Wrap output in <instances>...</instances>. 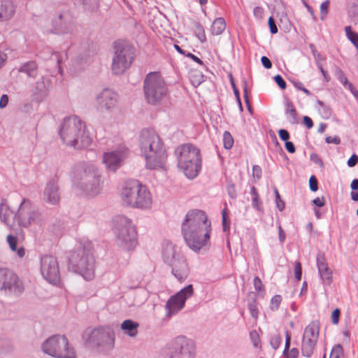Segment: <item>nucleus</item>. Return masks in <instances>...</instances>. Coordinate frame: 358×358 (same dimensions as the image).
I'll list each match as a JSON object with an SVG mask.
<instances>
[{
	"label": "nucleus",
	"mask_w": 358,
	"mask_h": 358,
	"mask_svg": "<svg viewBox=\"0 0 358 358\" xmlns=\"http://www.w3.org/2000/svg\"><path fill=\"white\" fill-rule=\"evenodd\" d=\"M181 232L187 246H206L211 244V222L202 210H192L186 214L182 222Z\"/></svg>",
	"instance_id": "obj_1"
},
{
	"label": "nucleus",
	"mask_w": 358,
	"mask_h": 358,
	"mask_svg": "<svg viewBox=\"0 0 358 358\" xmlns=\"http://www.w3.org/2000/svg\"><path fill=\"white\" fill-rule=\"evenodd\" d=\"M138 146L150 169H164L167 155L159 136L153 130L143 129L139 136Z\"/></svg>",
	"instance_id": "obj_2"
},
{
	"label": "nucleus",
	"mask_w": 358,
	"mask_h": 358,
	"mask_svg": "<svg viewBox=\"0 0 358 358\" xmlns=\"http://www.w3.org/2000/svg\"><path fill=\"white\" fill-rule=\"evenodd\" d=\"M73 185L86 196L94 197L103 189V180L101 171L91 163H80L76 165L71 173Z\"/></svg>",
	"instance_id": "obj_3"
},
{
	"label": "nucleus",
	"mask_w": 358,
	"mask_h": 358,
	"mask_svg": "<svg viewBox=\"0 0 358 358\" xmlns=\"http://www.w3.org/2000/svg\"><path fill=\"white\" fill-rule=\"evenodd\" d=\"M59 135L64 144L77 150L87 148L92 141L85 123L75 115L66 117L63 120Z\"/></svg>",
	"instance_id": "obj_4"
},
{
	"label": "nucleus",
	"mask_w": 358,
	"mask_h": 358,
	"mask_svg": "<svg viewBox=\"0 0 358 358\" xmlns=\"http://www.w3.org/2000/svg\"><path fill=\"white\" fill-rule=\"evenodd\" d=\"M120 197L124 205L131 208L149 209L152 205L151 193L145 185L136 180L123 184Z\"/></svg>",
	"instance_id": "obj_5"
},
{
	"label": "nucleus",
	"mask_w": 358,
	"mask_h": 358,
	"mask_svg": "<svg viewBox=\"0 0 358 358\" xmlns=\"http://www.w3.org/2000/svg\"><path fill=\"white\" fill-rule=\"evenodd\" d=\"M178 167L185 176L189 178H196L201 169V155L200 150L191 143L183 144L176 150Z\"/></svg>",
	"instance_id": "obj_6"
},
{
	"label": "nucleus",
	"mask_w": 358,
	"mask_h": 358,
	"mask_svg": "<svg viewBox=\"0 0 358 358\" xmlns=\"http://www.w3.org/2000/svg\"><path fill=\"white\" fill-rule=\"evenodd\" d=\"M143 91L145 100L151 105H163L169 98L168 86L158 72H150L145 76Z\"/></svg>",
	"instance_id": "obj_7"
},
{
	"label": "nucleus",
	"mask_w": 358,
	"mask_h": 358,
	"mask_svg": "<svg viewBox=\"0 0 358 358\" xmlns=\"http://www.w3.org/2000/svg\"><path fill=\"white\" fill-rule=\"evenodd\" d=\"M68 267L82 275L86 280L95 276V259L90 248H78L68 256Z\"/></svg>",
	"instance_id": "obj_8"
},
{
	"label": "nucleus",
	"mask_w": 358,
	"mask_h": 358,
	"mask_svg": "<svg viewBox=\"0 0 358 358\" xmlns=\"http://www.w3.org/2000/svg\"><path fill=\"white\" fill-rule=\"evenodd\" d=\"M85 343L100 352H108L115 346V334L108 326L87 329L83 334Z\"/></svg>",
	"instance_id": "obj_9"
},
{
	"label": "nucleus",
	"mask_w": 358,
	"mask_h": 358,
	"mask_svg": "<svg viewBox=\"0 0 358 358\" xmlns=\"http://www.w3.org/2000/svg\"><path fill=\"white\" fill-rule=\"evenodd\" d=\"M112 229L119 244L135 246L138 243L137 231L133 220L124 215L112 219Z\"/></svg>",
	"instance_id": "obj_10"
},
{
	"label": "nucleus",
	"mask_w": 358,
	"mask_h": 358,
	"mask_svg": "<svg viewBox=\"0 0 358 358\" xmlns=\"http://www.w3.org/2000/svg\"><path fill=\"white\" fill-rule=\"evenodd\" d=\"M42 351L55 358H76L74 348L64 335L55 334L47 338L41 345Z\"/></svg>",
	"instance_id": "obj_11"
},
{
	"label": "nucleus",
	"mask_w": 358,
	"mask_h": 358,
	"mask_svg": "<svg viewBox=\"0 0 358 358\" xmlns=\"http://www.w3.org/2000/svg\"><path fill=\"white\" fill-rule=\"evenodd\" d=\"M17 216V225L25 228H41L45 221L43 214L27 199L21 201Z\"/></svg>",
	"instance_id": "obj_12"
},
{
	"label": "nucleus",
	"mask_w": 358,
	"mask_h": 358,
	"mask_svg": "<svg viewBox=\"0 0 358 358\" xmlns=\"http://www.w3.org/2000/svg\"><path fill=\"white\" fill-rule=\"evenodd\" d=\"M165 263L172 268V274L180 281H184L189 273V268L186 259L177 252L175 248H164L162 252Z\"/></svg>",
	"instance_id": "obj_13"
},
{
	"label": "nucleus",
	"mask_w": 358,
	"mask_h": 358,
	"mask_svg": "<svg viewBox=\"0 0 358 358\" xmlns=\"http://www.w3.org/2000/svg\"><path fill=\"white\" fill-rule=\"evenodd\" d=\"M134 58L133 48L125 43H116L111 65L113 72L116 75L123 73L130 67Z\"/></svg>",
	"instance_id": "obj_14"
},
{
	"label": "nucleus",
	"mask_w": 358,
	"mask_h": 358,
	"mask_svg": "<svg viewBox=\"0 0 358 358\" xmlns=\"http://www.w3.org/2000/svg\"><path fill=\"white\" fill-rule=\"evenodd\" d=\"M179 358H194L196 347L194 341L185 336L173 338L162 351Z\"/></svg>",
	"instance_id": "obj_15"
},
{
	"label": "nucleus",
	"mask_w": 358,
	"mask_h": 358,
	"mask_svg": "<svg viewBox=\"0 0 358 358\" xmlns=\"http://www.w3.org/2000/svg\"><path fill=\"white\" fill-rule=\"evenodd\" d=\"M21 280L10 270L0 268V291L5 295L17 296L23 292Z\"/></svg>",
	"instance_id": "obj_16"
},
{
	"label": "nucleus",
	"mask_w": 358,
	"mask_h": 358,
	"mask_svg": "<svg viewBox=\"0 0 358 358\" xmlns=\"http://www.w3.org/2000/svg\"><path fill=\"white\" fill-rule=\"evenodd\" d=\"M118 103V94L110 88L103 89L95 96L96 107L100 112L111 113L117 108Z\"/></svg>",
	"instance_id": "obj_17"
},
{
	"label": "nucleus",
	"mask_w": 358,
	"mask_h": 358,
	"mask_svg": "<svg viewBox=\"0 0 358 358\" xmlns=\"http://www.w3.org/2000/svg\"><path fill=\"white\" fill-rule=\"evenodd\" d=\"M41 273L49 283L57 285L60 282L59 264L55 257L45 255L41 257Z\"/></svg>",
	"instance_id": "obj_18"
},
{
	"label": "nucleus",
	"mask_w": 358,
	"mask_h": 358,
	"mask_svg": "<svg viewBox=\"0 0 358 358\" xmlns=\"http://www.w3.org/2000/svg\"><path fill=\"white\" fill-rule=\"evenodd\" d=\"M128 149L120 145L113 150H108L102 155V162L108 171L115 172L121 167L127 157Z\"/></svg>",
	"instance_id": "obj_19"
},
{
	"label": "nucleus",
	"mask_w": 358,
	"mask_h": 358,
	"mask_svg": "<svg viewBox=\"0 0 358 358\" xmlns=\"http://www.w3.org/2000/svg\"><path fill=\"white\" fill-rule=\"evenodd\" d=\"M193 294L194 289L192 285H188L175 295L171 296L166 301L165 306L166 315L171 317L177 314L185 307L186 301L189 299Z\"/></svg>",
	"instance_id": "obj_20"
},
{
	"label": "nucleus",
	"mask_w": 358,
	"mask_h": 358,
	"mask_svg": "<svg viewBox=\"0 0 358 358\" xmlns=\"http://www.w3.org/2000/svg\"><path fill=\"white\" fill-rule=\"evenodd\" d=\"M319 331V324L316 321L311 322L306 327L301 343L303 356L310 357L313 354L318 340Z\"/></svg>",
	"instance_id": "obj_21"
},
{
	"label": "nucleus",
	"mask_w": 358,
	"mask_h": 358,
	"mask_svg": "<svg viewBox=\"0 0 358 358\" xmlns=\"http://www.w3.org/2000/svg\"><path fill=\"white\" fill-rule=\"evenodd\" d=\"M73 27L72 17L67 12L59 13L52 21V32L56 34H71Z\"/></svg>",
	"instance_id": "obj_22"
},
{
	"label": "nucleus",
	"mask_w": 358,
	"mask_h": 358,
	"mask_svg": "<svg viewBox=\"0 0 358 358\" xmlns=\"http://www.w3.org/2000/svg\"><path fill=\"white\" fill-rule=\"evenodd\" d=\"M43 200L50 205H57L60 200V194L57 180L48 181L43 190Z\"/></svg>",
	"instance_id": "obj_23"
},
{
	"label": "nucleus",
	"mask_w": 358,
	"mask_h": 358,
	"mask_svg": "<svg viewBox=\"0 0 358 358\" xmlns=\"http://www.w3.org/2000/svg\"><path fill=\"white\" fill-rule=\"evenodd\" d=\"M317 266L320 278L323 283L330 285L332 280V271L328 266L324 254H317Z\"/></svg>",
	"instance_id": "obj_24"
},
{
	"label": "nucleus",
	"mask_w": 358,
	"mask_h": 358,
	"mask_svg": "<svg viewBox=\"0 0 358 358\" xmlns=\"http://www.w3.org/2000/svg\"><path fill=\"white\" fill-rule=\"evenodd\" d=\"M0 220L10 227H14L17 224V213L14 214L9 206L4 202L0 204Z\"/></svg>",
	"instance_id": "obj_25"
},
{
	"label": "nucleus",
	"mask_w": 358,
	"mask_h": 358,
	"mask_svg": "<svg viewBox=\"0 0 358 358\" xmlns=\"http://www.w3.org/2000/svg\"><path fill=\"white\" fill-rule=\"evenodd\" d=\"M16 6L12 0H0V22L10 20L15 15Z\"/></svg>",
	"instance_id": "obj_26"
},
{
	"label": "nucleus",
	"mask_w": 358,
	"mask_h": 358,
	"mask_svg": "<svg viewBox=\"0 0 358 358\" xmlns=\"http://www.w3.org/2000/svg\"><path fill=\"white\" fill-rule=\"evenodd\" d=\"M48 93V86L43 80L37 81L32 92L34 99L36 101H41L47 97Z\"/></svg>",
	"instance_id": "obj_27"
},
{
	"label": "nucleus",
	"mask_w": 358,
	"mask_h": 358,
	"mask_svg": "<svg viewBox=\"0 0 358 358\" xmlns=\"http://www.w3.org/2000/svg\"><path fill=\"white\" fill-rule=\"evenodd\" d=\"M139 324L131 320H126L121 324V329L130 337H136L138 333Z\"/></svg>",
	"instance_id": "obj_28"
},
{
	"label": "nucleus",
	"mask_w": 358,
	"mask_h": 358,
	"mask_svg": "<svg viewBox=\"0 0 358 358\" xmlns=\"http://www.w3.org/2000/svg\"><path fill=\"white\" fill-rule=\"evenodd\" d=\"M19 72L25 73L27 76L34 78L37 75V65L36 62L30 61L22 64Z\"/></svg>",
	"instance_id": "obj_29"
},
{
	"label": "nucleus",
	"mask_w": 358,
	"mask_h": 358,
	"mask_svg": "<svg viewBox=\"0 0 358 358\" xmlns=\"http://www.w3.org/2000/svg\"><path fill=\"white\" fill-rule=\"evenodd\" d=\"M285 113L287 115V118L288 121L292 124H296L299 122V118L296 113V110L290 101H287L285 105Z\"/></svg>",
	"instance_id": "obj_30"
},
{
	"label": "nucleus",
	"mask_w": 358,
	"mask_h": 358,
	"mask_svg": "<svg viewBox=\"0 0 358 358\" xmlns=\"http://www.w3.org/2000/svg\"><path fill=\"white\" fill-rule=\"evenodd\" d=\"M225 20L222 17L216 18L211 26V32L213 35H220L225 29Z\"/></svg>",
	"instance_id": "obj_31"
},
{
	"label": "nucleus",
	"mask_w": 358,
	"mask_h": 358,
	"mask_svg": "<svg viewBox=\"0 0 358 358\" xmlns=\"http://www.w3.org/2000/svg\"><path fill=\"white\" fill-rule=\"evenodd\" d=\"M250 194L252 196V205L258 210L262 209V201L259 199L257 189L252 186L250 189Z\"/></svg>",
	"instance_id": "obj_32"
},
{
	"label": "nucleus",
	"mask_w": 358,
	"mask_h": 358,
	"mask_svg": "<svg viewBox=\"0 0 358 358\" xmlns=\"http://www.w3.org/2000/svg\"><path fill=\"white\" fill-rule=\"evenodd\" d=\"M345 31L348 38L358 49V34L353 32L350 26L345 27Z\"/></svg>",
	"instance_id": "obj_33"
},
{
	"label": "nucleus",
	"mask_w": 358,
	"mask_h": 358,
	"mask_svg": "<svg viewBox=\"0 0 358 358\" xmlns=\"http://www.w3.org/2000/svg\"><path fill=\"white\" fill-rule=\"evenodd\" d=\"M223 145L224 148L227 150H229L234 145V138L231 134L226 131L223 134Z\"/></svg>",
	"instance_id": "obj_34"
},
{
	"label": "nucleus",
	"mask_w": 358,
	"mask_h": 358,
	"mask_svg": "<svg viewBox=\"0 0 358 358\" xmlns=\"http://www.w3.org/2000/svg\"><path fill=\"white\" fill-rule=\"evenodd\" d=\"M66 57V55L65 53L53 52L52 53L50 59L52 62H55V66L60 69V64Z\"/></svg>",
	"instance_id": "obj_35"
},
{
	"label": "nucleus",
	"mask_w": 358,
	"mask_h": 358,
	"mask_svg": "<svg viewBox=\"0 0 358 358\" xmlns=\"http://www.w3.org/2000/svg\"><path fill=\"white\" fill-rule=\"evenodd\" d=\"M343 350L341 345H335L331 352L329 358H343Z\"/></svg>",
	"instance_id": "obj_36"
},
{
	"label": "nucleus",
	"mask_w": 358,
	"mask_h": 358,
	"mask_svg": "<svg viewBox=\"0 0 358 358\" xmlns=\"http://www.w3.org/2000/svg\"><path fill=\"white\" fill-rule=\"evenodd\" d=\"M282 342V338L279 334H274L271 336L270 344L271 347L276 350L280 346Z\"/></svg>",
	"instance_id": "obj_37"
},
{
	"label": "nucleus",
	"mask_w": 358,
	"mask_h": 358,
	"mask_svg": "<svg viewBox=\"0 0 358 358\" xmlns=\"http://www.w3.org/2000/svg\"><path fill=\"white\" fill-rule=\"evenodd\" d=\"M194 32L196 36L201 43L206 41V38L205 35V31L203 27L201 24H197L196 26Z\"/></svg>",
	"instance_id": "obj_38"
},
{
	"label": "nucleus",
	"mask_w": 358,
	"mask_h": 358,
	"mask_svg": "<svg viewBox=\"0 0 358 358\" xmlns=\"http://www.w3.org/2000/svg\"><path fill=\"white\" fill-rule=\"evenodd\" d=\"M248 309L250 310L251 316L255 319H257L259 316V309L255 301H253L248 303Z\"/></svg>",
	"instance_id": "obj_39"
},
{
	"label": "nucleus",
	"mask_w": 358,
	"mask_h": 358,
	"mask_svg": "<svg viewBox=\"0 0 358 358\" xmlns=\"http://www.w3.org/2000/svg\"><path fill=\"white\" fill-rule=\"evenodd\" d=\"M329 3V1L327 0L320 5V17L322 20H324L328 14Z\"/></svg>",
	"instance_id": "obj_40"
},
{
	"label": "nucleus",
	"mask_w": 358,
	"mask_h": 358,
	"mask_svg": "<svg viewBox=\"0 0 358 358\" xmlns=\"http://www.w3.org/2000/svg\"><path fill=\"white\" fill-rule=\"evenodd\" d=\"M336 76L338 80L342 83L345 87L350 84L351 83L348 82V78L345 76L344 73L339 69H338L336 71Z\"/></svg>",
	"instance_id": "obj_41"
},
{
	"label": "nucleus",
	"mask_w": 358,
	"mask_h": 358,
	"mask_svg": "<svg viewBox=\"0 0 358 358\" xmlns=\"http://www.w3.org/2000/svg\"><path fill=\"white\" fill-rule=\"evenodd\" d=\"M281 301L282 297L280 295H275L271 300V308L275 310H278Z\"/></svg>",
	"instance_id": "obj_42"
},
{
	"label": "nucleus",
	"mask_w": 358,
	"mask_h": 358,
	"mask_svg": "<svg viewBox=\"0 0 358 358\" xmlns=\"http://www.w3.org/2000/svg\"><path fill=\"white\" fill-rule=\"evenodd\" d=\"M274 193L275 195V203H276L277 208L279 209V210L282 211L285 208V203L280 199L279 192L276 188L274 189Z\"/></svg>",
	"instance_id": "obj_43"
},
{
	"label": "nucleus",
	"mask_w": 358,
	"mask_h": 358,
	"mask_svg": "<svg viewBox=\"0 0 358 358\" xmlns=\"http://www.w3.org/2000/svg\"><path fill=\"white\" fill-rule=\"evenodd\" d=\"M294 275H295V278L296 279L297 281L301 280V275H302V269H301V265L300 262H296L295 264Z\"/></svg>",
	"instance_id": "obj_44"
},
{
	"label": "nucleus",
	"mask_w": 358,
	"mask_h": 358,
	"mask_svg": "<svg viewBox=\"0 0 358 358\" xmlns=\"http://www.w3.org/2000/svg\"><path fill=\"white\" fill-rule=\"evenodd\" d=\"M227 215L226 209L222 210V227L224 231H226L229 229V223L227 222Z\"/></svg>",
	"instance_id": "obj_45"
},
{
	"label": "nucleus",
	"mask_w": 358,
	"mask_h": 358,
	"mask_svg": "<svg viewBox=\"0 0 358 358\" xmlns=\"http://www.w3.org/2000/svg\"><path fill=\"white\" fill-rule=\"evenodd\" d=\"M274 80L277 83V85L281 88L282 90H285L286 88V82L282 78V77L280 75H277L274 77Z\"/></svg>",
	"instance_id": "obj_46"
},
{
	"label": "nucleus",
	"mask_w": 358,
	"mask_h": 358,
	"mask_svg": "<svg viewBox=\"0 0 358 358\" xmlns=\"http://www.w3.org/2000/svg\"><path fill=\"white\" fill-rule=\"evenodd\" d=\"M262 176V169L258 165H254L252 166V176L253 178L259 180Z\"/></svg>",
	"instance_id": "obj_47"
},
{
	"label": "nucleus",
	"mask_w": 358,
	"mask_h": 358,
	"mask_svg": "<svg viewBox=\"0 0 358 358\" xmlns=\"http://www.w3.org/2000/svg\"><path fill=\"white\" fill-rule=\"evenodd\" d=\"M309 186H310V190L313 191V192H316L317 190V189H318L317 180L316 178L314 176H312L310 178Z\"/></svg>",
	"instance_id": "obj_48"
},
{
	"label": "nucleus",
	"mask_w": 358,
	"mask_h": 358,
	"mask_svg": "<svg viewBox=\"0 0 358 358\" xmlns=\"http://www.w3.org/2000/svg\"><path fill=\"white\" fill-rule=\"evenodd\" d=\"M285 350L283 351V355H287V352H288V350L290 346V342H291V335L288 331L285 333Z\"/></svg>",
	"instance_id": "obj_49"
},
{
	"label": "nucleus",
	"mask_w": 358,
	"mask_h": 358,
	"mask_svg": "<svg viewBox=\"0 0 358 358\" xmlns=\"http://www.w3.org/2000/svg\"><path fill=\"white\" fill-rule=\"evenodd\" d=\"M299 350L296 348H294L291 349L290 350H288V352H287V355H285L287 358H298L299 357Z\"/></svg>",
	"instance_id": "obj_50"
},
{
	"label": "nucleus",
	"mask_w": 358,
	"mask_h": 358,
	"mask_svg": "<svg viewBox=\"0 0 358 358\" xmlns=\"http://www.w3.org/2000/svg\"><path fill=\"white\" fill-rule=\"evenodd\" d=\"M340 310L336 308L335 309L331 314V321L334 324H336L338 323L339 317H340Z\"/></svg>",
	"instance_id": "obj_51"
},
{
	"label": "nucleus",
	"mask_w": 358,
	"mask_h": 358,
	"mask_svg": "<svg viewBox=\"0 0 358 358\" xmlns=\"http://www.w3.org/2000/svg\"><path fill=\"white\" fill-rule=\"evenodd\" d=\"M268 25L271 34H274L278 32L277 26L275 25V21L272 17L268 18Z\"/></svg>",
	"instance_id": "obj_52"
},
{
	"label": "nucleus",
	"mask_w": 358,
	"mask_h": 358,
	"mask_svg": "<svg viewBox=\"0 0 358 358\" xmlns=\"http://www.w3.org/2000/svg\"><path fill=\"white\" fill-rule=\"evenodd\" d=\"M280 138L283 141H287L289 138V134L285 129H280L278 131Z\"/></svg>",
	"instance_id": "obj_53"
},
{
	"label": "nucleus",
	"mask_w": 358,
	"mask_h": 358,
	"mask_svg": "<svg viewBox=\"0 0 358 358\" xmlns=\"http://www.w3.org/2000/svg\"><path fill=\"white\" fill-rule=\"evenodd\" d=\"M261 62H262V65L267 69H269L271 68L272 66V63L271 62V60L266 56H263L262 58H261Z\"/></svg>",
	"instance_id": "obj_54"
},
{
	"label": "nucleus",
	"mask_w": 358,
	"mask_h": 358,
	"mask_svg": "<svg viewBox=\"0 0 358 358\" xmlns=\"http://www.w3.org/2000/svg\"><path fill=\"white\" fill-rule=\"evenodd\" d=\"M327 143H334L338 145L341 143V140L338 136H327L325 138Z\"/></svg>",
	"instance_id": "obj_55"
},
{
	"label": "nucleus",
	"mask_w": 358,
	"mask_h": 358,
	"mask_svg": "<svg viewBox=\"0 0 358 358\" xmlns=\"http://www.w3.org/2000/svg\"><path fill=\"white\" fill-rule=\"evenodd\" d=\"M13 252H16L19 257H23L25 255L24 248H10Z\"/></svg>",
	"instance_id": "obj_56"
},
{
	"label": "nucleus",
	"mask_w": 358,
	"mask_h": 358,
	"mask_svg": "<svg viewBox=\"0 0 358 358\" xmlns=\"http://www.w3.org/2000/svg\"><path fill=\"white\" fill-rule=\"evenodd\" d=\"M357 162H358V156L356 155H352L348 161V165L350 167H353L357 164Z\"/></svg>",
	"instance_id": "obj_57"
},
{
	"label": "nucleus",
	"mask_w": 358,
	"mask_h": 358,
	"mask_svg": "<svg viewBox=\"0 0 358 358\" xmlns=\"http://www.w3.org/2000/svg\"><path fill=\"white\" fill-rule=\"evenodd\" d=\"M254 287L257 291H260L263 287L261 280L257 276L254 278Z\"/></svg>",
	"instance_id": "obj_58"
},
{
	"label": "nucleus",
	"mask_w": 358,
	"mask_h": 358,
	"mask_svg": "<svg viewBox=\"0 0 358 358\" xmlns=\"http://www.w3.org/2000/svg\"><path fill=\"white\" fill-rule=\"evenodd\" d=\"M8 103V96L3 94L0 98V108H4Z\"/></svg>",
	"instance_id": "obj_59"
},
{
	"label": "nucleus",
	"mask_w": 358,
	"mask_h": 358,
	"mask_svg": "<svg viewBox=\"0 0 358 358\" xmlns=\"http://www.w3.org/2000/svg\"><path fill=\"white\" fill-rule=\"evenodd\" d=\"M310 159L314 163L319 164L321 166H323V162H322V159L318 157V155L317 154H315V153L311 154Z\"/></svg>",
	"instance_id": "obj_60"
},
{
	"label": "nucleus",
	"mask_w": 358,
	"mask_h": 358,
	"mask_svg": "<svg viewBox=\"0 0 358 358\" xmlns=\"http://www.w3.org/2000/svg\"><path fill=\"white\" fill-rule=\"evenodd\" d=\"M7 241L9 246H16L17 245V238L14 236L8 235L7 236Z\"/></svg>",
	"instance_id": "obj_61"
},
{
	"label": "nucleus",
	"mask_w": 358,
	"mask_h": 358,
	"mask_svg": "<svg viewBox=\"0 0 358 358\" xmlns=\"http://www.w3.org/2000/svg\"><path fill=\"white\" fill-rule=\"evenodd\" d=\"M304 124L307 127L308 129H310L313 126V120L310 117L308 116H304L303 118Z\"/></svg>",
	"instance_id": "obj_62"
},
{
	"label": "nucleus",
	"mask_w": 358,
	"mask_h": 358,
	"mask_svg": "<svg viewBox=\"0 0 358 358\" xmlns=\"http://www.w3.org/2000/svg\"><path fill=\"white\" fill-rule=\"evenodd\" d=\"M285 148L290 153H294L295 152V147L292 142H285Z\"/></svg>",
	"instance_id": "obj_63"
},
{
	"label": "nucleus",
	"mask_w": 358,
	"mask_h": 358,
	"mask_svg": "<svg viewBox=\"0 0 358 358\" xmlns=\"http://www.w3.org/2000/svg\"><path fill=\"white\" fill-rule=\"evenodd\" d=\"M313 203L317 207H322L324 206V198L320 199L317 197L313 200Z\"/></svg>",
	"instance_id": "obj_64"
}]
</instances>
